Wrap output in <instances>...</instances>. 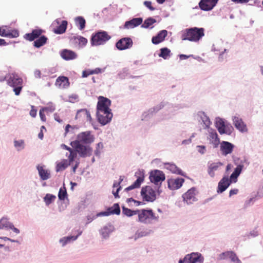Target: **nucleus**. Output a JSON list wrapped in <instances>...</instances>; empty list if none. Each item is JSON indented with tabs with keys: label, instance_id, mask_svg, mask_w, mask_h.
<instances>
[{
	"label": "nucleus",
	"instance_id": "32",
	"mask_svg": "<svg viewBox=\"0 0 263 263\" xmlns=\"http://www.w3.org/2000/svg\"><path fill=\"white\" fill-rule=\"evenodd\" d=\"M123 180V177L122 176H120L119 178V181L117 182L115 181L113 184V187H117L116 191H115L114 190H112V193L114 196V197L117 198H119V196L118 195V193L120 191V190L121 189V186H120L121 183Z\"/></svg>",
	"mask_w": 263,
	"mask_h": 263
},
{
	"label": "nucleus",
	"instance_id": "53",
	"mask_svg": "<svg viewBox=\"0 0 263 263\" xmlns=\"http://www.w3.org/2000/svg\"><path fill=\"white\" fill-rule=\"evenodd\" d=\"M77 238V237H66V238H64V239H61L60 240L61 242H63V245H65L68 241H69L71 238H73V240H75Z\"/></svg>",
	"mask_w": 263,
	"mask_h": 263
},
{
	"label": "nucleus",
	"instance_id": "38",
	"mask_svg": "<svg viewBox=\"0 0 263 263\" xmlns=\"http://www.w3.org/2000/svg\"><path fill=\"white\" fill-rule=\"evenodd\" d=\"M138 210L133 211L129 209L123 207L122 213L127 216L130 217L134 215L137 214Z\"/></svg>",
	"mask_w": 263,
	"mask_h": 263
},
{
	"label": "nucleus",
	"instance_id": "31",
	"mask_svg": "<svg viewBox=\"0 0 263 263\" xmlns=\"http://www.w3.org/2000/svg\"><path fill=\"white\" fill-rule=\"evenodd\" d=\"M242 170V166L241 165H238L235 169L234 172L230 176L229 180H231L232 182H236L239 175H240Z\"/></svg>",
	"mask_w": 263,
	"mask_h": 263
},
{
	"label": "nucleus",
	"instance_id": "49",
	"mask_svg": "<svg viewBox=\"0 0 263 263\" xmlns=\"http://www.w3.org/2000/svg\"><path fill=\"white\" fill-rule=\"evenodd\" d=\"M144 5L151 11H154L155 9V8L152 6V3L150 1H145Z\"/></svg>",
	"mask_w": 263,
	"mask_h": 263
},
{
	"label": "nucleus",
	"instance_id": "63",
	"mask_svg": "<svg viewBox=\"0 0 263 263\" xmlns=\"http://www.w3.org/2000/svg\"><path fill=\"white\" fill-rule=\"evenodd\" d=\"M54 118L55 120H56L59 123H61L62 122V120L61 119L59 115H58V114H55L54 115Z\"/></svg>",
	"mask_w": 263,
	"mask_h": 263
},
{
	"label": "nucleus",
	"instance_id": "4",
	"mask_svg": "<svg viewBox=\"0 0 263 263\" xmlns=\"http://www.w3.org/2000/svg\"><path fill=\"white\" fill-rule=\"evenodd\" d=\"M110 39V36L104 31H99L92 34L91 43L92 46H98L104 44Z\"/></svg>",
	"mask_w": 263,
	"mask_h": 263
},
{
	"label": "nucleus",
	"instance_id": "44",
	"mask_svg": "<svg viewBox=\"0 0 263 263\" xmlns=\"http://www.w3.org/2000/svg\"><path fill=\"white\" fill-rule=\"evenodd\" d=\"M19 36V32L16 30H9L7 37L15 38Z\"/></svg>",
	"mask_w": 263,
	"mask_h": 263
},
{
	"label": "nucleus",
	"instance_id": "9",
	"mask_svg": "<svg viewBox=\"0 0 263 263\" xmlns=\"http://www.w3.org/2000/svg\"><path fill=\"white\" fill-rule=\"evenodd\" d=\"M110 104L111 101L109 99L103 96H99L97 106V111L102 112L104 110H111L109 108Z\"/></svg>",
	"mask_w": 263,
	"mask_h": 263
},
{
	"label": "nucleus",
	"instance_id": "48",
	"mask_svg": "<svg viewBox=\"0 0 263 263\" xmlns=\"http://www.w3.org/2000/svg\"><path fill=\"white\" fill-rule=\"evenodd\" d=\"M24 145V141L23 140L20 141H14V146L16 147L23 148Z\"/></svg>",
	"mask_w": 263,
	"mask_h": 263
},
{
	"label": "nucleus",
	"instance_id": "27",
	"mask_svg": "<svg viewBox=\"0 0 263 263\" xmlns=\"http://www.w3.org/2000/svg\"><path fill=\"white\" fill-rule=\"evenodd\" d=\"M166 169L169 170L174 174H176L181 176H184L183 172L181 169L178 167L175 164L170 163H165L164 164Z\"/></svg>",
	"mask_w": 263,
	"mask_h": 263
},
{
	"label": "nucleus",
	"instance_id": "36",
	"mask_svg": "<svg viewBox=\"0 0 263 263\" xmlns=\"http://www.w3.org/2000/svg\"><path fill=\"white\" fill-rule=\"evenodd\" d=\"M170 53L171 50L167 48H162L160 49V53L159 54V57L164 59H167L170 57Z\"/></svg>",
	"mask_w": 263,
	"mask_h": 263
},
{
	"label": "nucleus",
	"instance_id": "45",
	"mask_svg": "<svg viewBox=\"0 0 263 263\" xmlns=\"http://www.w3.org/2000/svg\"><path fill=\"white\" fill-rule=\"evenodd\" d=\"M100 233H101L102 236H103V237L105 238L109 236V229L107 227H105L101 230Z\"/></svg>",
	"mask_w": 263,
	"mask_h": 263
},
{
	"label": "nucleus",
	"instance_id": "55",
	"mask_svg": "<svg viewBox=\"0 0 263 263\" xmlns=\"http://www.w3.org/2000/svg\"><path fill=\"white\" fill-rule=\"evenodd\" d=\"M198 148V151L202 154H203L205 152V147L203 145H198L197 146Z\"/></svg>",
	"mask_w": 263,
	"mask_h": 263
},
{
	"label": "nucleus",
	"instance_id": "21",
	"mask_svg": "<svg viewBox=\"0 0 263 263\" xmlns=\"http://www.w3.org/2000/svg\"><path fill=\"white\" fill-rule=\"evenodd\" d=\"M44 31L41 29H34L31 33H26L24 37L26 40L32 41L38 38L43 33Z\"/></svg>",
	"mask_w": 263,
	"mask_h": 263
},
{
	"label": "nucleus",
	"instance_id": "58",
	"mask_svg": "<svg viewBox=\"0 0 263 263\" xmlns=\"http://www.w3.org/2000/svg\"><path fill=\"white\" fill-rule=\"evenodd\" d=\"M92 74H98L102 72V70L100 68H96L95 69L91 70Z\"/></svg>",
	"mask_w": 263,
	"mask_h": 263
},
{
	"label": "nucleus",
	"instance_id": "47",
	"mask_svg": "<svg viewBox=\"0 0 263 263\" xmlns=\"http://www.w3.org/2000/svg\"><path fill=\"white\" fill-rule=\"evenodd\" d=\"M11 224L8 222L6 219H2L0 220V229H3L4 228H9V224Z\"/></svg>",
	"mask_w": 263,
	"mask_h": 263
},
{
	"label": "nucleus",
	"instance_id": "51",
	"mask_svg": "<svg viewBox=\"0 0 263 263\" xmlns=\"http://www.w3.org/2000/svg\"><path fill=\"white\" fill-rule=\"evenodd\" d=\"M39 115H40L41 120L43 122H45L46 121V118L45 115L44 114V111L41 109L40 110Z\"/></svg>",
	"mask_w": 263,
	"mask_h": 263
},
{
	"label": "nucleus",
	"instance_id": "8",
	"mask_svg": "<svg viewBox=\"0 0 263 263\" xmlns=\"http://www.w3.org/2000/svg\"><path fill=\"white\" fill-rule=\"evenodd\" d=\"M95 137L90 131H86L80 133L77 136V140L75 141L81 143L89 144L93 142Z\"/></svg>",
	"mask_w": 263,
	"mask_h": 263
},
{
	"label": "nucleus",
	"instance_id": "12",
	"mask_svg": "<svg viewBox=\"0 0 263 263\" xmlns=\"http://www.w3.org/2000/svg\"><path fill=\"white\" fill-rule=\"evenodd\" d=\"M135 175L137 178V180L131 185L126 187L125 191H129L140 187L144 179V174L143 171H138L135 173Z\"/></svg>",
	"mask_w": 263,
	"mask_h": 263
},
{
	"label": "nucleus",
	"instance_id": "24",
	"mask_svg": "<svg viewBox=\"0 0 263 263\" xmlns=\"http://www.w3.org/2000/svg\"><path fill=\"white\" fill-rule=\"evenodd\" d=\"M76 119H82V120L90 121L91 116L89 112L86 109H81L77 111L76 116Z\"/></svg>",
	"mask_w": 263,
	"mask_h": 263
},
{
	"label": "nucleus",
	"instance_id": "42",
	"mask_svg": "<svg viewBox=\"0 0 263 263\" xmlns=\"http://www.w3.org/2000/svg\"><path fill=\"white\" fill-rule=\"evenodd\" d=\"M77 40V42H78L79 44L82 46H85L87 43V40L83 36H78L74 38Z\"/></svg>",
	"mask_w": 263,
	"mask_h": 263
},
{
	"label": "nucleus",
	"instance_id": "3",
	"mask_svg": "<svg viewBox=\"0 0 263 263\" xmlns=\"http://www.w3.org/2000/svg\"><path fill=\"white\" fill-rule=\"evenodd\" d=\"M138 221L144 223H151L154 221H157L159 216L154 213L152 210H138Z\"/></svg>",
	"mask_w": 263,
	"mask_h": 263
},
{
	"label": "nucleus",
	"instance_id": "14",
	"mask_svg": "<svg viewBox=\"0 0 263 263\" xmlns=\"http://www.w3.org/2000/svg\"><path fill=\"white\" fill-rule=\"evenodd\" d=\"M218 0H201L199 3V8L203 11H210L216 5Z\"/></svg>",
	"mask_w": 263,
	"mask_h": 263
},
{
	"label": "nucleus",
	"instance_id": "60",
	"mask_svg": "<svg viewBox=\"0 0 263 263\" xmlns=\"http://www.w3.org/2000/svg\"><path fill=\"white\" fill-rule=\"evenodd\" d=\"M9 228L12 230H13V231L16 233V234H18L20 233V231L18 229L15 228L14 227V226L12 224H9Z\"/></svg>",
	"mask_w": 263,
	"mask_h": 263
},
{
	"label": "nucleus",
	"instance_id": "29",
	"mask_svg": "<svg viewBox=\"0 0 263 263\" xmlns=\"http://www.w3.org/2000/svg\"><path fill=\"white\" fill-rule=\"evenodd\" d=\"M201 254L193 253L185 256V260L187 263H196L200 261Z\"/></svg>",
	"mask_w": 263,
	"mask_h": 263
},
{
	"label": "nucleus",
	"instance_id": "46",
	"mask_svg": "<svg viewBox=\"0 0 263 263\" xmlns=\"http://www.w3.org/2000/svg\"><path fill=\"white\" fill-rule=\"evenodd\" d=\"M69 152H70V154L68 156V159H69V164H70L76 158V157L77 156V153L76 150L74 151L73 149H72V151H71Z\"/></svg>",
	"mask_w": 263,
	"mask_h": 263
},
{
	"label": "nucleus",
	"instance_id": "57",
	"mask_svg": "<svg viewBox=\"0 0 263 263\" xmlns=\"http://www.w3.org/2000/svg\"><path fill=\"white\" fill-rule=\"evenodd\" d=\"M238 193V190L237 189L231 190L229 192V196L231 197L234 195H236Z\"/></svg>",
	"mask_w": 263,
	"mask_h": 263
},
{
	"label": "nucleus",
	"instance_id": "39",
	"mask_svg": "<svg viewBox=\"0 0 263 263\" xmlns=\"http://www.w3.org/2000/svg\"><path fill=\"white\" fill-rule=\"evenodd\" d=\"M55 198L56 197L54 195L50 194H47L44 198V200L46 204L47 205H49L55 200Z\"/></svg>",
	"mask_w": 263,
	"mask_h": 263
},
{
	"label": "nucleus",
	"instance_id": "33",
	"mask_svg": "<svg viewBox=\"0 0 263 263\" xmlns=\"http://www.w3.org/2000/svg\"><path fill=\"white\" fill-rule=\"evenodd\" d=\"M216 126L220 134L226 133L224 122L221 119H218L216 121Z\"/></svg>",
	"mask_w": 263,
	"mask_h": 263
},
{
	"label": "nucleus",
	"instance_id": "54",
	"mask_svg": "<svg viewBox=\"0 0 263 263\" xmlns=\"http://www.w3.org/2000/svg\"><path fill=\"white\" fill-rule=\"evenodd\" d=\"M41 109H42L44 112H53L55 108L51 106V107H45L42 108Z\"/></svg>",
	"mask_w": 263,
	"mask_h": 263
},
{
	"label": "nucleus",
	"instance_id": "15",
	"mask_svg": "<svg viewBox=\"0 0 263 263\" xmlns=\"http://www.w3.org/2000/svg\"><path fill=\"white\" fill-rule=\"evenodd\" d=\"M184 179L182 178H171L167 180L168 187L171 190H175L180 188Z\"/></svg>",
	"mask_w": 263,
	"mask_h": 263
},
{
	"label": "nucleus",
	"instance_id": "10",
	"mask_svg": "<svg viewBox=\"0 0 263 263\" xmlns=\"http://www.w3.org/2000/svg\"><path fill=\"white\" fill-rule=\"evenodd\" d=\"M97 115L99 122L102 125H105L109 122L112 118L111 110H104L102 112L97 111Z\"/></svg>",
	"mask_w": 263,
	"mask_h": 263
},
{
	"label": "nucleus",
	"instance_id": "17",
	"mask_svg": "<svg viewBox=\"0 0 263 263\" xmlns=\"http://www.w3.org/2000/svg\"><path fill=\"white\" fill-rule=\"evenodd\" d=\"M120 213V209L118 203H115L112 206L107 209L106 211L102 212L97 214V216H107L110 215L116 214L119 215Z\"/></svg>",
	"mask_w": 263,
	"mask_h": 263
},
{
	"label": "nucleus",
	"instance_id": "61",
	"mask_svg": "<svg viewBox=\"0 0 263 263\" xmlns=\"http://www.w3.org/2000/svg\"><path fill=\"white\" fill-rule=\"evenodd\" d=\"M205 120H203V122H204V124L205 125L206 127H209L211 124V122L209 120V119L205 116Z\"/></svg>",
	"mask_w": 263,
	"mask_h": 263
},
{
	"label": "nucleus",
	"instance_id": "2",
	"mask_svg": "<svg viewBox=\"0 0 263 263\" xmlns=\"http://www.w3.org/2000/svg\"><path fill=\"white\" fill-rule=\"evenodd\" d=\"M5 79H7L8 85L13 88L15 95H19L23 88V79L17 74L14 73L5 77Z\"/></svg>",
	"mask_w": 263,
	"mask_h": 263
},
{
	"label": "nucleus",
	"instance_id": "59",
	"mask_svg": "<svg viewBox=\"0 0 263 263\" xmlns=\"http://www.w3.org/2000/svg\"><path fill=\"white\" fill-rule=\"evenodd\" d=\"M34 75L36 78H37V79L40 78L41 77V71L39 70H35L34 72Z\"/></svg>",
	"mask_w": 263,
	"mask_h": 263
},
{
	"label": "nucleus",
	"instance_id": "64",
	"mask_svg": "<svg viewBox=\"0 0 263 263\" xmlns=\"http://www.w3.org/2000/svg\"><path fill=\"white\" fill-rule=\"evenodd\" d=\"M191 56V55H187L182 54L179 55V58H180V60H182L187 59L189 58H190Z\"/></svg>",
	"mask_w": 263,
	"mask_h": 263
},
{
	"label": "nucleus",
	"instance_id": "52",
	"mask_svg": "<svg viewBox=\"0 0 263 263\" xmlns=\"http://www.w3.org/2000/svg\"><path fill=\"white\" fill-rule=\"evenodd\" d=\"M92 74L91 70L88 69L86 70H84L82 72V77L83 78H86L88 76Z\"/></svg>",
	"mask_w": 263,
	"mask_h": 263
},
{
	"label": "nucleus",
	"instance_id": "62",
	"mask_svg": "<svg viewBox=\"0 0 263 263\" xmlns=\"http://www.w3.org/2000/svg\"><path fill=\"white\" fill-rule=\"evenodd\" d=\"M250 0H232V2L235 3H248Z\"/></svg>",
	"mask_w": 263,
	"mask_h": 263
},
{
	"label": "nucleus",
	"instance_id": "26",
	"mask_svg": "<svg viewBox=\"0 0 263 263\" xmlns=\"http://www.w3.org/2000/svg\"><path fill=\"white\" fill-rule=\"evenodd\" d=\"M223 164L220 162H212L209 165L208 172L209 175L211 177H214L215 176V171H216L218 168L221 167Z\"/></svg>",
	"mask_w": 263,
	"mask_h": 263
},
{
	"label": "nucleus",
	"instance_id": "28",
	"mask_svg": "<svg viewBox=\"0 0 263 263\" xmlns=\"http://www.w3.org/2000/svg\"><path fill=\"white\" fill-rule=\"evenodd\" d=\"M61 55L63 59L66 60H73L77 57L74 52L67 49L63 50L61 53Z\"/></svg>",
	"mask_w": 263,
	"mask_h": 263
},
{
	"label": "nucleus",
	"instance_id": "18",
	"mask_svg": "<svg viewBox=\"0 0 263 263\" xmlns=\"http://www.w3.org/2000/svg\"><path fill=\"white\" fill-rule=\"evenodd\" d=\"M234 147L232 143L227 141H223L221 143L220 149L223 155L227 156L232 153Z\"/></svg>",
	"mask_w": 263,
	"mask_h": 263
},
{
	"label": "nucleus",
	"instance_id": "7",
	"mask_svg": "<svg viewBox=\"0 0 263 263\" xmlns=\"http://www.w3.org/2000/svg\"><path fill=\"white\" fill-rule=\"evenodd\" d=\"M52 25L53 27V32L56 34H60L65 32L67 28V22L57 19L53 22Z\"/></svg>",
	"mask_w": 263,
	"mask_h": 263
},
{
	"label": "nucleus",
	"instance_id": "41",
	"mask_svg": "<svg viewBox=\"0 0 263 263\" xmlns=\"http://www.w3.org/2000/svg\"><path fill=\"white\" fill-rule=\"evenodd\" d=\"M227 254L232 261L235 262L236 263H241L240 260L239 259L236 254L234 252L232 251L228 252Z\"/></svg>",
	"mask_w": 263,
	"mask_h": 263
},
{
	"label": "nucleus",
	"instance_id": "56",
	"mask_svg": "<svg viewBox=\"0 0 263 263\" xmlns=\"http://www.w3.org/2000/svg\"><path fill=\"white\" fill-rule=\"evenodd\" d=\"M31 109L30 111V115L33 117V118H34L35 117L36 115V112H37V110L34 108V106H31Z\"/></svg>",
	"mask_w": 263,
	"mask_h": 263
},
{
	"label": "nucleus",
	"instance_id": "23",
	"mask_svg": "<svg viewBox=\"0 0 263 263\" xmlns=\"http://www.w3.org/2000/svg\"><path fill=\"white\" fill-rule=\"evenodd\" d=\"M142 23V18L137 17L133 18L130 21H126L124 24V28L126 29H131L136 27Z\"/></svg>",
	"mask_w": 263,
	"mask_h": 263
},
{
	"label": "nucleus",
	"instance_id": "16",
	"mask_svg": "<svg viewBox=\"0 0 263 263\" xmlns=\"http://www.w3.org/2000/svg\"><path fill=\"white\" fill-rule=\"evenodd\" d=\"M196 195V190L195 188L193 187L184 193L182 195V198L183 200L185 201L187 204H192L197 200Z\"/></svg>",
	"mask_w": 263,
	"mask_h": 263
},
{
	"label": "nucleus",
	"instance_id": "19",
	"mask_svg": "<svg viewBox=\"0 0 263 263\" xmlns=\"http://www.w3.org/2000/svg\"><path fill=\"white\" fill-rule=\"evenodd\" d=\"M231 181L228 176H224L219 182L218 185V193H222L229 186Z\"/></svg>",
	"mask_w": 263,
	"mask_h": 263
},
{
	"label": "nucleus",
	"instance_id": "6",
	"mask_svg": "<svg viewBox=\"0 0 263 263\" xmlns=\"http://www.w3.org/2000/svg\"><path fill=\"white\" fill-rule=\"evenodd\" d=\"M71 145L82 157H85L91 154V149L89 147L82 145L81 143L74 141L71 143Z\"/></svg>",
	"mask_w": 263,
	"mask_h": 263
},
{
	"label": "nucleus",
	"instance_id": "50",
	"mask_svg": "<svg viewBox=\"0 0 263 263\" xmlns=\"http://www.w3.org/2000/svg\"><path fill=\"white\" fill-rule=\"evenodd\" d=\"M8 31L5 28L0 27V35L2 36L7 37L8 35Z\"/></svg>",
	"mask_w": 263,
	"mask_h": 263
},
{
	"label": "nucleus",
	"instance_id": "43",
	"mask_svg": "<svg viewBox=\"0 0 263 263\" xmlns=\"http://www.w3.org/2000/svg\"><path fill=\"white\" fill-rule=\"evenodd\" d=\"M156 22V20L153 18H148L145 20L144 23L142 25L143 28H148Z\"/></svg>",
	"mask_w": 263,
	"mask_h": 263
},
{
	"label": "nucleus",
	"instance_id": "37",
	"mask_svg": "<svg viewBox=\"0 0 263 263\" xmlns=\"http://www.w3.org/2000/svg\"><path fill=\"white\" fill-rule=\"evenodd\" d=\"M69 164L67 163L66 160H64L62 162L57 164L56 166V171L57 172H60L64 170Z\"/></svg>",
	"mask_w": 263,
	"mask_h": 263
},
{
	"label": "nucleus",
	"instance_id": "35",
	"mask_svg": "<svg viewBox=\"0 0 263 263\" xmlns=\"http://www.w3.org/2000/svg\"><path fill=\"white\" fill-rule=\"evenodd\" d=\"M47 41V38L45 35H42L34 42V46L36 48H40L45 45Z\"/></svg>",
	"mask_w": 263,
	"mask_h": 263
},
{
	"label": "nucleus",
	"instance_id": "20",
	"mask_svg": "<svg viewBox=\"0 0 263 263\" xmlns=\"http://www.w3.org/2000/svg\"><path fill=\"white\" fill-rule=\"evenodd\" d=\"M235 127L241 132H247V127L242 120L238 117H234L233 119Z\"/></svg>",
	"mask_w": 263,
	"mask_h": 263
},
{
	"label": "nucleus",
	"instance_id": "13",
	"mask_svg": "<svg viewBox=\"0 0 263 263\" xmlns=\"http://www.w3.org/2000/svg\"><path fill=\"white\" fill-rule=\"evenodd\" d=\"M133 43L129 37H124L120 39L116 43V47L120 50H123L131 48Z\"/></svg>",
	"mask_w": 263,
	"mask_h": 263
},
{
	"label": "nucleus",
	"instance_id": "40",
	"mask_svg": "<svg viewBox=\"0 0 263 263\" xmlns=\"http://www.w3.org/2000/svg\"><path fill=\"white\" fill-rule=\"evenodd\" d=\"M67 194L66 191V189L65 186L60 188L59 194L58 197L60 200H64L67 197Z\"/></svg>",
	"mask_w": 263,
	"mask_h": 263
},
{
	"label": "nucleus",
	"instance_id": "22",
	"mask_svg": "<svg viewBox=\"0 0 263 263\" xmlns=\"http://www.w3.org/2000/svg\"><path fill=\"white\" fill-rule=\"evenodd\" d=\"M167 35V31L166 30H163L159 32L157 35L153 36L152 42L154 44L157 45L162 42Z\"/></svg>",
	"mask_w": 263,
	"mask_h": 263
},
{
	"label": "nucleus",
	"instance_id": "5",
	"mask_svg": "<svg viewBox=\"0 0 263 263\" xmlns=\"http://www.w3.org/2000/svg\"><path fill=\"white\" fill-rule=\"evenodd\" d=\"M141 195L144 200L148 202H152L156 199L155 191L149 186L142 188Z\"/></svg>",
	"mask_w": 263,
	"mask_h": 263
},
{
	"label": "nucleus",
	"instance_id": "1",
	"mask_svg": "<svg viewBox=\"0 0 263 263\" xmlns=\"http://www.w3.org/2000/svg\"><path fill=\"white\" fill-rule=\"evenodd\" d=\"M203 28L193 27L186 29L181 34L182 40L198 42L204 35Z\"/></svg>",
	"mask_w": 263,
	"mask_h": 263
},
{
	"label": "nucleus",
	"instance_id": "25",
	"mask_svg": "<svg viewBox=\"0 0 263 263\" xmlns=\"http://www.w3.org/2000/svg\"><path fill=\"white\" fill-rule=\"evenodd\" d=\"M55 85L61 88H65L69 86V80L67 77L60 76L55 82Z\"/></svg>",
	"mask_w": 263,
	"mask_h": 263
},
{
	"label": "nucleus",
	"instance_id": "30",
	"mask_svg": "<svg viewBox=\"0 0 263 263\" xmlns=\"http://www.w3.org/2000/svg\"><path fill=\"white\" fill-rule=\"evenodd\" d=\"M37 169L38 170L39 175L42 180H45L50 178V174L49 172L47 170H45L43 166L38 165L37 166Z\"/></svg>",
	"mask_w": 263,
	"mask_h": 263
},
{
	"label": "nucleus",
	"instance_id": "11",
	"mask_svg": "<svg viewBox=\"0 0 263 263\" xmlns=\"http://www.w3.org/2000/svg\"><path fill=\"white\" fill-rule=\"evenodd\" d=\"M165 179V174L162 171L159 170L152 171L149 175L151 181L155 184H158L159 182L161 183Z\"/></svg>",
	"mask_w": 263,
	"mask_h": 263
},
{
	"label": "nucleus",
	"instance_id": "34",
	"mask_svg": "<svg viewBox=\"0 0 263 263\" xmlns=\"http://www.w3.org/2000/svg\"><path fill=\"white\" fill-rule=\"evenodd\" d=\"M75 23L80 30H83L85 27L86 21L82 16H78L75 18Z\"/></svg>",
	"mask_w": 263,
	"mask_h": 263
}]
</instances>
